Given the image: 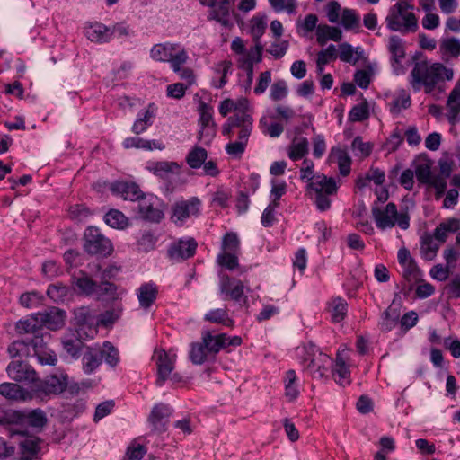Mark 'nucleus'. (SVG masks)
<instances>
[{
	"label": "nucleus",
	"instance_id": "nucleus-31",
	"mask_svg": "<svg viewBox=\"0 0 460 460\" xmlns=\"http://www.w3.org/2000/svg\"><path fill=\"white\" fill-rule=\"evenodd\" d=\"M13 415H16L20 420L24 421L32 428L41 429L47 424L46 414L40 409L32 410L28 413L14 412Z\"/></svg>",
	"mask_w": 460,
	"mask_h": 460
},
{
	"label": "nucleus",
	"instance_id": "nucleus-49",
	"mask_svg": "<svg viewBox=\"0 0 460 460\" xmlns=\"http://www.w3.org/2000/svg\"><path fill=\"white\" fill-rule=\"evenodd\" d=\"M337 58V49L334 45L328 46L325 49L318 52L316 65L320 72L323 71V66L334 61Z\"/></svg>",
	"mask_w": 460,
	"mask_h": 460
},
{
	"label": "nucleus",
	"instance_id": "nucleus-44",
	"mask_svg": "<svg viewBox=\"0 0 460 460\" xmlns=\"http://www.w3.org/2000/svg\"><path fill=\"white\" fill-rule=\"evenodd\" d=\"M0 394L9 400H25L24 390L14 383H3L0 385Z\"/></svg>",
	"mask_w": 460,
	"mask_h": 460
},
{
	"label": "nucleus",
	"instance_id": "nucleus-62",
	"mask_svg": "<svg viewBox=\"0 0 460 460\" xmlns=\"http://www.w3.org/2000/svg\"><path fill=\"white\" fill-rule=\"evenodd\" d=\"M440 49L445 54L457 58L460 56V40L454 37L444 40L440 44Z\"/></svg>",
	"mask_w": 460,
	"mask_h": 460
},
{
	"label": "nucleus",
	"instance_id": "nucleus-12",
	"mask_svg": "<svg viewBox=\"0 0 460 460\" xmlns=\"http://www.w3.org/2000/svg\"><path fill=\"white\" fill-rule=\"evenodd\" d=\"M23 438L19 442L20 460H39L41 458V446L44 441L33 435H28L26 431L21 434Z\"/></svg>",
	"mask_w": 460,
	"mask_h": 460
},
{
	"label": "nucleus",
	"instance_id": "nucleus-14",
	"mask_svg": "<svg viewBox=\"0 0 460 460\" xmlns=\"http://www.w3.org/2000/svg\"><path fill=\"white\" fill-rule=\"evenodd\" d=\"M172 411V409L164 403H158L153 407L148 421L154 432L161 434L166 431Z\"/></svg>",
	"mask_w": 460,
	"mask_h": 460
},
{
	"label": "nucleus",
	"instance_id": "nucleus-9",
	"mask_svg": "<svg viewBox=\"0 0 460 460\" xmlns=\"http://www.w3.org/2000/svg\"><path fill=\"white\" fill-rule=\"evenodd\" d=\"M241 109L235 110V112L230 116L222 127V134L228 138H232L234 128H242L246 125H252V118L245 111L247 108V100L239 102Z\"/></svg>",
	"mask_w": 460,
	"mask_h": 460
},
{
	"label": "nucleus",
	"instance_id": "nucleus-6",
	"mask_svg": "<svg viewBox=\"0 0 460 460\" xmlns=\"http://www.w3.org/2000/svg\"><path fill=\"white\" fill-rule=\"evenodd\" d=\"M202 201L198 197L176 201L172 206L170 219L178 226H182L190 217H198L201 214Z\"/></svg>",
	"mask_w": 460,
	"mask_h": 460
},
{
	"label": "nucleus",
	"instance_id": "nucleus-4",
	"mask_svg": "<svg viewBox=\"0 0 460 460\" xmlns=\"http://www.w3.org/2000/svg\"><path fill=\"white\" fill-rule=\"evenodd\" d=\"M371 211L378 229L385 230L392 228L396 225L402 230L410 227V215L408 211L399 212L397 206L394 202H389L384 208H379L376 202H375Z\"/></svg>",
	"mask_w": 460,
	"mask_h": 460
},
{
	"label": "nucleus",
	"instance_id": "nucleus-18",
	"mask_svg": "<svg viewBox=\"0 0 460 460\" xmlns=\"http://www.w3.org/2000/svg\"><path fill=\"white\" fill-rule=\"evenodd\" d=\"M111 190L123 199L131 201H138L145 195L139 186L131 181H116L112 183Z\"/></svg>",
	"mask_w": 460,
	"mask_h": 460
},
{
	"label": "nucleus",
	"instance_id": "nucleus-45",
	"mask_svg": "<svg viewBox=\"0 0 460 460\" xmlns=\"http://www.w3.org/2000/svg\"><path fill=\"white\" fill-rule=\"evenodd\" d=\"M308 140L305 137L293 142L288 148V157L292 161H299L308 154Z\"/></svg>",
	"mask_w": 460,
	"mask_h": 460
},
{
	"label": "nucleus",
	"instance_id": "nucleus-33",
	"mask_svg": "<svg viewBox=\"0 0 460 460\" xmlns=\"http://www.w3.org/2000/svg\"><path fill=\"white\" fill-rule=\"evenodd\" d=\"M104 222L111 228L124 230L129 226V219L119 209L111 208L103 217Z\"/></svg>",
	"mask_w": 460,
	"mask_h": 460
},
{
	"label": "nucleus",
	"instance_id": "nucleus-23",
	"mask_svg": "<svg viewBox=\"0 0 460 460\" xmlns=\"http://www.w3.org/2000/svg\"><path fill=\"white\" fill-rule=\"evenodd\" d=\"M244 285L242 280L226 275L221 279V292L229 296L231 299L239 302L243 296Z\"/></svg>",
	"mask_w": 460,
	"mask_h": 460
},
{
	"label": "nucleus",
	"instance_id": "nucleus-8",
	"mask_svg": "<svg viewBox=\"0 0 460 460\" xmlns=\"http://www.w3.org/2000/svg\"><path fill=\"white\" fill-rule=\"evenodd\" d=\"M198 243L193 237L179 239L170 244L167 257L173 262H181L192 258L197 251Z\"/></svg>",
	"mask_w": 460,
	"mask_h": 460
},
{
	"label": "nucleus",
	"instance_id": "nucleus-54",
	"mask_svg": "<svg viewBox=\"0 0 460 460\" xmlns=\"http://www.w3.org/2000/svg\"><path fill=\"white\" fill-rule=\"evenodd\" d=\"M331 362L332 358L327 354L320 352L317 356H314V358H305L302 361V364L304 366L305 370L308 371L312 376L314 370L317 368L319 363Z\"/></svg>",
	"mask_w": 460,
	"mask_h": 460
},
{
	"label": "nucleus",
	"instance_id": "nucleus-59",
	"mask_svg": "<svg viewBox=\"0 0 460 460\" xmlns=\"http://www.w3.org/2000/svg\"><path fill=\"white\" fill-rule=\"evenodd\" d=\"M217 261L221 267L230 270L236 269L239 266L238 257L234 252H222L217 255Z\"/></svg>",
	"mask_w": 460,
	"mask_h": 460
},
{
	"label": "nucleus",
	"instance_id": "nucleus-50",
	"mask_svg": "<svg viewBox=\"0 0 460 460\" xmlns=\"http://www.w3.org/2000/svg\"><path fill=\"white\" fill-rule=\"evenodd\" d=\"M411 105V99L405 91L400 93L390 103V111L393 114H398L402 110L408 109Z\"/></svg>",
	"mask_w": 460,
	"mask_h": 460
},
{
	"label": "nucleus",
	"instance_id": "nucleus-37",
	"mask_svg": "<svg viewBox=\"0 0 460 460\" xmlns=\"http://www.w3.org/2000/svg\"><path fill=\"white\" fill-rule=\"evenodd\" d=\"M342 38L341 30L338 27L323 25L317 29V42L324 45L328 40L340 41Z\"/></svg>",
	"mask_w": 460,
	"mask_h": 460
},
{
	"label": "nucleus",
	"instance_id": "nucleus-21",
	"mask_svg": "<svg viewBox=\"0 0 460 460\" xmlns=\"http://www.w3.org/2000/svg\"><path fill=\"white\" fill-rule=\"evenodd\" d=\"M103 353L100 347H87L83 356V370L85 374L93 373L102 363Z\"/></svg>",
	"mask_w": 460,
	"mask_h": 460
},
{
	"label": "nucleus",
	"instance_id": "nucleus-39",
	"mask_svg": "<svg viewBox=\"0 0 460 460\" xmlns=\"http://www.w3.org/2000/svg\"><path fill=\"white\" fill-rule=\"evenodd\" d=\"M83 333L79 336L77 333L73 334L70 337H65L62 340V345L64 349L71 355L73 358H79L81 351L84 348V342L82 341Z\"/></svg>",
	"mask_w": 460,
	"mask_h": 460
},
{
	"label": "nucleus",
	"instance_id": "nucleus-10",
	"mask_svg": "<svg viewBox=\"0 0 460 460\" xmlns=\"http://www.w3.org/2000/svg\"><path fill=\"white\" fill-rule=\"evenodd\" d=\"M67 386V376L61 375H51L44 380L38 378L31 389L38 394H59Z\"/></svg>",
	"mask_w": 460,
	"mask_h": 460
},
{
	"label": "nucleus",
	"instance_id": "nucleus-34",
	"mask_svg": "<svg viewBox=\"0 0 460 460\" xmlns=\"http://www.w3.org/2000/svg\"><path fill=\"white\" fill-rule=\"evenodd\" d=\"M204 320L212 323L222 324L230 328H233L234 324V320L228 314V310L226 307L209 311L205 314Z\"/></svg>",
	"mask_w": 460,
	"mask_h": 460
},
{
	"label": "nucleus",
	"instance_id": "nucleus-52",
	"mask_svg": "<svg viewBox=\"0 0 460 460\" xmlns=\"http://www.w3.org/2000/svg\"><path fill=\"white\" fill-rule=\"evenodd\" d=\"M288 93V84L285 80H276L270 86V97L273 102L284 100Z\"/></svg>",
	"mask_w": 460,
	"mask_h": 460
},
{
	"label": "nucleus",
	"instance_id": "nucleus-27",
	"mask_svg": "<svg viewBox=\"0 0 460 460\" xmlns=\"http://www.w3.org/2000/svg\"><path fill=\"white\" fill-rule=\"evenodd\" d=\"M460 229V220L457 218H448L441 222L434 230L433 239L439 243L447 241L448 234H453Z\"/></svg>",
	"mask_w": 460,
	"mask_h": 460
},
{
	"label": "nucleus",
	"instance_id": "nucleus-61",
	"mask_svg": "<svg viewBox=\"0 0 460 460\" xmlns=\"http://www.w3.org/2000/svg\"><path fill=\"white\" fill-rule=\"evenodd\" d=\"M68 214L71 219L82 222L88 218L92 215V212L84 204H75L70 206Z\"/></svg>",
	"mask_w": 460,
	"mask_h": 460
},
{
	"label": "nucleus",
	"instance_id": "nucleus-63",
	"mask_svg": "<svg viewBox=\"0 0 460 460\" xmlns=\"http://www.w3.org/2000/svg\"><path fill=\"white\" fill-rule=\"evenodd\" d=\"M231 198V191L223 188H219L213 193L211 204L216 205L220 208H226L229 205V200Z\"/></svg>",
	"mask_w": 460,
	"mask_h": 460
},
{
	"label": "nucleus",
	"instance_id": "nucleus-55",
	"mask_svg": "<svg viewBox=\"0 0 460 460\" xmlns=\"http://www.w3.org/2000/svg\"><path fill=\"white\" fill-rule=\"evenodd\" d=\"M157 238L151 231L144 232L137 241V250L148 252L155 249Z\"/></svg>",
	"mask_w": 460,
	"mask_h": 460
},
{
	"label": "nucleus",
	"instance_id": "nucleus-40",
	"mask_svg": "<svg viewBox=\"0 0 460 460\" xmlns=\"http://www.w3.org/2000/svg\"><path fill=\"white\" fill-rule=\"evenodd\" d=\"M190 359L195 365H201L211 358L210 353L207 350V347L203 341L191 343V349L190 351Z\"/></svg>",
	"mask_w": 460,
	"mask_h": 460
},
{
	"label": "nucleus",
	"instance_id": "nucleus-28",
	"mask_svg": "<svg viewBox=\"0 0 460 460\" xmlns=\"http://www.w3.org/2000/svg\"><path fill=\"white\" fill-rule=\"evenodd\" d=\"M158 295L157 286L154 283L142 284L137 290V298L141 307L147 309L155 301Z\"/></svg>",
	"mask_w": 460,
	"mask_h": 460
},
{
	"label": "nucleus",
	"instance_id": "nucleus-46",
	"mask_svg": "<svg viewBox=\"0 0 460 460\" xmlns=\"http://www.w3.org/2000/svg\"><path fill=\"white\" fill-rule=\"evenodd\" d=\"M296 373L293 369H289L286 372L284 383H285V395L289 401H294L298 395V390L296 387Z\"/></svg>",
	"mask_w": 460,
	"mask_h": 460
},
{
	"label": "nucleus",
	"instance_id": "nucleus-47",
	"mask_svg": "<svg viewBox=\"0 0 460 460\" xmlns=\"http://www.w3.org/2000/svg\"><path fill=\"white\" fill-rule=\"evenodd\" d=\"M101 351L103 353L104 361L111 366L115 367L119 362V354L116 347L110 341H104Z\"/></svg>",
	"mask_w": 460,
	"mask_h": 460
},
{
	"label": "nucleus",
	"instance_id": "nucleus-57",
	"mask_svg": "<svg viewBox=\"0 0 460 460\" xmlns=\"http://www.w3.org/2000/svg\"><path fill=\"white\" fill-rule=\"evenodd\" d=\"M240 249V240L235 233H226L222 240V252L237 253Z\"/></svg>",
	"mask_w": 460,
	"mask_h": 460
},
{
	"label": "nucleus",
	"instance_id": "nucleus-36",
	"mask_svg": "<svg viewBox=\"0 0 460 460\" xmlns=\"http://www.w3.org/2000/svg\"><path fill=\"white\" fill-rule=\"evenodd\" d=\"M178 48L177 44H155L151 49L150 56L155 61L167 62L172 51H176Z\"/></svg>",
	"mask_w": 460,
	"mask_h": 460
},
{
	"label": "nucleus",
	"instance_id": "nucleus-35",
	"mask_svg": "<svg viewBox=\"0 0 460 460\" xmlns=\"http://www.w3.org/2000/svg\"><path fill=\"white\" fill-rule=\"evenodd\" d=\"M199 126L200 130L199 131V139H202L204 136V132L207 128L211 124L212 127H215L216 124L213 121V108L209 104L200 102L199 106Z\"/></svg>",
	"mask_w": 460,
	"mask_h": 460
},
{
	"label": "nucleus",
	"instance_id": "nucleus-58",
	"mask_svg": "<svg viewBox=\"0 0 460 460\" xmlns=\"http://www.w3.org/2000/svg\"><path fill=\"white\" fill-rule=\"evenodd\" d=\"M266 27L263 17L254 16L251 20V34L255 43H261L260 39L264 34Z\"/></svg>",
	"mask_w": 460,
	"mask_h": 460
},
{
	"label": "nucleus",
	"instance_id": "nucleus-24",
	"mask_svg": "<svg viewBox=\"0 0 460 460\" xmlns=\"http://www.w3.org/2000/svg\"><path fill=\"white\" fill-rule=\"evenodd\" d=\"M201 340L212 358H215L221 349H226V333L213 335L209 331H204L201 334Z\"/></svg>",
	"mask_w": 460,
	"mask_h": 460
},
{
	"label": "nucleus",
	"instance_id": "nucleus-19",
	"mask_svg": "<svg viewBox=\"0 0 460 460\" xmlns=\"http://www.w3.org/2000/svg\"><path fill=\"white\" fill-rule=\"evenodd\" d=\"M157 107L154 102L149 103L145 110L137 114V118L133 123L132 132L139 135L145 132L152 124L156 116Z\"/></svg>",
	"mask_w": 460,
	"mask_h": 460
},
{
	"label": "nucleus",
	"instance_id": "nucleus-15",
	"mask_svg": "<svg viewBox=\"0 0 460 460\" xmlns=\"http://www.w3.org/2000/svg\"><path fill=\"white\" fill-rule=\"evenodd\" d=\"M153 359L157 368L156 385L162 386L174 368V361L164 349H155Z\"/></svg>",
	"mask_w": 460,
	"mask_h": 460
},
{
	"label": "nucleus",
	"instance_id": "nucleus-17",
	"mask_svg": "<svg viewBox=\"0 0 460 460\" xmlns=\"http://www.w3.org/2000/svg\"><path fill=\"white\" fill-rule=\"evenodd\" d=\"M235 0H209L211 7L210 18L216 20L225 27L230 25V10Z\"/></svg>",
	"mask_w": 460,
	"mask_h": 460
},
{
	"label": "nucleus",
	"instance_id": "nucleus-56",
	"mask_svg": "<svg viewBox=\"0 0 460 460\" xmlns=\"http://www.w3.org/2000/svg\"><path fill=\"white\" fill-rule=\"evenodd\" d=\"M96 293L100 296H105L109 300H116L119 297L118 286L110 281H102L97 287Z\"/></svg>",
	"mask_w": 460,
	"mask_h": 460
},
{
	"label": "nucleus",
	"instance_id": "nucleus-42",
	"mask_svg": "<svg viewBox=\"0 0 460 460\" xmlns=\"http://www.w3.org/2000/svg\"><path fill=\"white\" fill-rule=\"evenodd\" d=\"M341 23L346 31H358L360 27V17L356 10L344 8L341 12Z\"/></svg>",
	"mask_w": 460,
	"mask_h": 460
},
{
	"label": "nucleus",
	"instance_id": "nucleus-43",
	"mask_svg": "<svg viewBox=\"0 0 460 460\" xmlns=\"http://www.w3.org/2000/svg\"><path fill=\"white\" fill-rule=\"evenodd\" d=\"M8 353L11 358H23L31 354V346L29 338L13 341L8 347Z\"/></svg>",
	"mask_w": 460,
	"mask_h": 460
},
{
	"label": "nucleus",
	"instance_id": "nucleus-38",
	"mask_svg": "<svg viewBox=\"0 0 460 460\" xmlns=\"http://www.w3.org/2000/svg\"><path fill=\"white\" fill-rule=\"evenodd\" d=\"M207 158V150L199 146H195L190 150L185 160L190 168L199 169L202 166Z\"/></svg>",
	"mask_w": 460,
	"mask_h": 460
},
{
	"label": "nucleus",
	"instance_id": "nucleus-3",
	"mask_svg": "<svg viewBox=\"0 0 460 460\" xmlns=\"http://www.w3.org/2000/svg\"><path fill=\"white\" fill-rule=\"evenodd\" d=\"M413 6L405 1H399L393 5L385 18L387 28L392 31H400L402 34L416 32L419 29L418 20L412 12Z\"/></svg>",
	"mask_w": 460,
	"mask_h": 460
},
{
	"label": "nucleus",
	"instance_id": "nucleus-53",
	"mask_svg": "<svg viewBox=\"0 0 460 460\" xmlns=\"http://www.w3.org/2000/svg\"><path fill=\"white\" fill-rule=\"evenodd\" d=\"M75 286L82 294L91 296L96 293L98 284L90 277L84 274V276L76 279Z\"/></svg>",
	"mask_w": 460,
	"mask_h": 460
},
{
	"label": "nucleus",
	"instance_id": "nucleus-32",
	"mask_svg": "<svg viewBox=\"0 0 460 460\" xmlns=\"http://www.w3.org/2000/svg\"><path fill=\"white\" fill-rule=\"evenodd\" d=\"M148 169L160 178H166L170 173H179L181 166L176 162L158 161L150 164Z\"/></svg>",
	"mask_w": 460,
	"mask_h": 460
},
{
	"label": "nucleus",
	"instance_id": "nucleus-2",
	"mask_svg": "<svg viewBox=\"0 0 460 460\" xmlns=\"http://www.w3.org/2000/svg\"><path fill=\"white\" fill-rule=\"evenodd\" d=\"M306 192L314 199L316 208L324 212L331 208L332 197L338 193V185L334 178L319 173L307 184Z\"/></svg>",
	"mask_w": 460,
	"mask_h": 460
},
{
	"label": "nucleus",
	"instance_id": "nucleus-13",
	"mask_svg": "<svg viewBox=\"0 0 460 460\" xmlns=\"http://www.w3.org/2000/svg\"><path fill=\"white\" fill-rule=\"evenodd\" d=\"M8 376L16 381L30 384L31 387L38 379L36 371L28 363L22 360L12 361L6 368Z\"/></svg>",
	"mask_w": 460,
	"mask_h": 460
},
{
	"label": "nucleus",
	"instance_id": "nucleus-20",
	"mask_svg": "<svg viewBox=\"0 0 460 460\" xmlns=\"http://www.w3.org/2000/svg\"><path fill=\"white\" fill-rule=\"evenodd\" d=\"M84 35L89 40L96 43H106L111 40L110 27L98 22L87 23L84 27Z\"/></svg>",
	"mask_w": 460,
	"mask_h": 460
},
{
	"label": "nucleus",
	"instance_id": "nucleus-64",
	"mask_svg": "<svg viewBox=\"0 0 460 460\" xmlns=\"http://www.w3.org/2000/svg\"><path fill=\"white\" fill-rule=\"evenodd\" d=\"M402 142V134L401 130L396 128L386 139V142L385 143V148L387 149L388 153H394L399 148Z\"/></svg>",
	"mask_w": 460,
	"mask_h": 460
},
{
	"label": "nucleus",
	"instance_id": "nucleus-25",
	"mask_svg": "<svg viewBox=\"0 0 460 460\" xmlns=\"http://www.w3.org/2000/svg\"><path fill=\"white\" fill-rule=\"evenodd\" d=\"M400 316L399 305L392 303L381 315V321L378 323L380 331L383 332L392 331L397 325Z\"/></svg>",
	"mask_w": 460,
	"mask_h": 460
},
{
	"label": "nucleus",
	"instance_id": "nucleus-30",
	"mask_svg": "<svg viewBox=\"0 0 460 460\" xmlns=\"http://www.w3.org/2000/svg\"><path fill=\"white\" fill-rule=\"evenodd\" d=\"M420 255L425 261H432L437 256L439 250V243H438L431 234L424 233L420 237Z\"/></svg>",
	"mask_w": 460,
	"mask_h": 460
},
{
	"label": "nucleus",
	"instance_id": "nucleus-7",
	"mask_svg": "<svg viewBox=\"0 0 460 460\" xmlns=\"http://www.w3.org/2000/svg\"><path fill=\"white\" fill-rule=\"evenodd\" d=\"M29 340L33 354L37 357L40 363L50 366L56 365L58 361L57 355L49 347L51 340V334L49 331L44 329L34 337L29 338Z\"/></svg>",
	"mask_w": 460,
	"mask_h": 460
},
{
	"label": "nucleus",
	"instance_id": "nucleus-29",
	"mask_svg": "<svg viewBox=\"0 0 460 460\" xmlns=\"http://www.w3.org/2000/svg\"><path fill=\"white\" fill-rule=\"evenodd\" d=\"M326 310L333 323H341L347 315L348 303L341 297H335L328 302Z\"/></svg>",
	"mask_w": 460,
	"mask_h": 460
},
{
	"label": "nucleus",
	"instance_id": "nucleus-11",
	"mask_svg": "<svg viewBox=\"0 0 460 460\" xmlns=\"http://www.w3.org/2000/svg\"><path fill=\"white\" fill-rule=\"evenodd\" d=\"M157 198L150 196L146 198L145 195L138 200L137 212L139 217L148 222L159 223L164 217Z\"/></svg>",
	"mask_w": 460,
	"mask_h": 460
},
{
	"label": "nucleus",
	"instance_id": "nucleus-60",
	"mask_svg": "<svg viewBox=\"0 0 460 460\" xmlns=\"http://www.w3.org/2000/svg\"><path fill=\"white\" fill-rule=\"evenodd\" d=\"M332 373L335 381L340 385L345 386L350 385V370L348 365L341 367H332Z\"/></svg>",
	"mask_w": 460,
	"mask_h": 460
},
{
	"label": "nucleus",
	"instance_id": "nucleus-5",
	"mask_svg": "<svg viewBox=\"0 0 460 460\" xmlns=\"http://www.w3.org/2000/svg\"><path fill=\"white\" fill-rule=\"evenodd\" d=\"M82 241L83 249L89 256L108 258L114 252L112 241L95 226L84 229Z\"/></svg>",
	"mask_w": 460,
	"mask_h": 460
},
{
	"label": "nucleus",
	"instance_id": "nucleus-41",
	"mask_svg": "<svg viewBox=\"0 0 460 460\" xmlns=\"http://www.w3.org/2000/svg\"><path fill=\"white\" fill-rule=\"evenodd\" d=\"M388 49L391 54V62L400 64L405 58V49L402 40L396 35L389 38Z\"/></svg>",
	"mask_w": 460,
	"mask_h": 460
},
{
	"label": "nucleus",
	"instance_id": "nucleus-16",
	"mask_svg": "<svg viewBox=\"0 0 460 460\" xmlns=\"http://www.w3.org/2000/svg\"><path fill=\"white\" fill-rule=\"evenodd\" d=\"M38 315L42 328L47 331L59 330L65 324L66 313L59 308L51 307L45 312L38 313Z\"/></svg>",
	"mask_w": 460,
	"mask_h": 460
},
{
	"label": "nucleus",
	"instance_id": "nucleus-1",
	"mask_svg": "<svg viewBox=\"0 0 460 460\" xmlns=\"http://www.w3.org/2000/svg\"><path fill=\"white\" fill-rule=\"evenodd\" d=\"M453 75V70L441 63L420 61L415 63L411 71V84L414 91H420L423 86L426 93H431L439 83L451 80Z\"/></svg>",
	"mask_w": 460,
	"mask_h": 460
},
{
	"label": "nucleus",
	"instance_id": "nucleus-51",
	"mask_svg": "<svg viewBox=\"0 0 460 460\" xmlns=\"http://www.w3.org/2000/svg\"><path fill=\"white\" fill-rule=\"evenodd\" d=\"M259 124L261 131L270 137H278L284 131V126L280 122L269 123L267 117L261 118Z\"/></svg>",
	"mask_w": 460,
	"mask_h": 460
},
{
	"label": "nucleus",
	"instance_id": "nucleus-22",
	"mask_svg": "<svg viewBox=\"0 0 460 460\" xmlns=\"http://www.w3.org/2000/svg\"><path fill=\"white\" fill-rule=\"evenodd\" d=\"M447 118L448 122L455 126L460 121V84H456L450 92L447 102Z\"/></svg>",
	"mask_w": 460,
	"mask_h": 460
},
{
	"label": "nucleus",
	"instance_id": "nucleus-26",
	"mask_svg": "<svg viewBox=\"0 0 460 460\" xmlns=\"http://www.w3.org/2000/svg\"><path fill=\"white\" fill-rule=\"evenodd\" d=\"M41 323L39 320L38 314L31 315L24 320H20L15 325V331L21 335H31L34 337L43 331Z\"/></svg>",
	"mask_w": 460,
	"mask_h": 460
},
{
	"label": "nucleus",
	"instance_id": "nucleus-48",
	"mask_svg": "<svg viewBox=\"0 0 460 460\" xmlns=\"http://www.w3.org/2000/svg\"><path fill=\"white\" fill-rule=\"evenodd\" d=\"M369 117V107L367 100L355 105L349 113V119L352 122H361Z\"/></svg>",
	"mask_w": 460,
	"mask_h": 460
}]
</instances>
